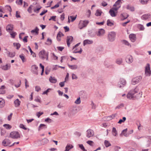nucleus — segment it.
<instances>
[{
	"label": "nucleus",
	"instance_id": "nucleus-1",
	"mask_svg": "<svg viewBox=\"0 0 151 151\" xmlns=\"http://www.w3.org/2000/svg\"><path fill=\"white\" fill-rule=\"evenodd\" d=\"M138 92V88L137 87L134 89L131 90L129 92L127 95V98L134 100L135 99H137L141 97L142 94Z\"/></svg>",
	"mask_w": 151,
	"mask_h": 151
},
{
	"label": "nucleus",
	"instance_id": "nucleus-2",
	"mask_svg": "<svg viewBox=\"0 0 151 151\" xmlns=\"http://www.w3.org/2000/svg\"><path fill=\"white\" fill-rule=\"evenodd\" d=\"M39 55L40 58L44 60L46 58L47 60H48V52H46L45 50H42L40 52Z\"/></svg>",
	"mask_w": 151,
	"mask_h": 151
},
{
	"label": "nucleus",
	"instance_id": "nucleus-3",
	"mask_svg": "<svg viewBox=\"0 0 151 151\" xmlns=\"http://www.w3.org/2000/svg\"><path fill=\"white\" fill-rule=\"evenodd\" d=\"M116 33L114 32H111L108 35V39L109 41L113 42L115 40Z\"/></svg>",
	"mask_w": 151,
	"mask_h": 151
},
{
	"label": "nucleus",
	"instance_id": "nucleus-4",
	"mask_svg": "<svg viewBox=\"0 0 151 151\" xmlns=\"http://www.w3.org/2000/svg\"><path fill=\"white\" fill-rule=\"evenodd\" d=\"M89 23L88 20H80L78 24V28L82 29L83 27H86Z\"/></svg>",
	"mask_w": 151,
	"mask_h": 151
},
{
	"label": "nucleus",
	"instance_id": "nucleus-5",
	"mask_svg": "<svg viewBox=\"0 0 151 151\" xmlns=\"http://www.w3.org/2000/svg\"><path fill=\"white\" fill-rule=\"evenodd\" d=\"M10 137L12 139H17L20 138V136L18 132L13 131L10 133Z\"/></svg>",
	"mask_w": 151,
	"mask_h": 151
},
{
	"label": "nucleus",
	"instance_id": "nucleus-6",
	"mask_svg": "<svg viewBox=\"0 0 151 151\" xmlns=\"http://www.w3.org/2000/svg\"><path fill=\"white\" fill-rule=\"evenodd\" d=\"M145 75L146 76H149L151 75V71L150 70V65L149 63L147 64L145 67Z\"/></svg>",
	"mask_w": 151,
	"mask_h": 151
},
{
	"label": "nucleus",
	"instance_id": "nucleus-7",
	"mask_svg": "<svg viewBox=\"0 0 151 151\" xmlns=\"http://www.w3.org/2000/svg\"><path fill=\"white\" fill-rule=\"evenodd\" d=\"M142 77L141 76H139L133 78L132 81V84L133 85H135L139 82L141 80Z\"/></svg>",
	"mask_w": 151,
	"mask_h": 151
},
{
	"label": "nucleus",
	"instance_id": "nucleus-8",
	"mask_svg": "<svg viewBox=\"0 0 151 151\" xmlns=\"http://www.w3.org/2000/svg\"><path fill=\"white\" fill-rule=\"evenodd\" d=\"M126 82L123 78H121L118 83V86L120 88L123 87L126 84Z\"/></svg>",
	"mask_w": 151,
	"mask_h": 151
},
{
	"label": "nucleus",
	"instance_id": "nucleus-9",
	"mask_svg": "<svg viewBox=\"0 0 151 151\" xmlns=\"http://www.w3.org/2000/svg\"><path fill=\"white\" fill-rule=\"evenodd\" d=\"M126 62L128 64H131L133 61V59L132 55H128L125 58Z\"/></svg>",
	"mask_w": 151,
	"mask_h": 151
},
{
	"label": "nucleus",
	"instance_id": "nucleus-10",
	"mask_svg": "<svg viewBox=\"0 0 151 151\" xmlns=\"http://www.w3.org/2000/svg\"><path fill=\"white\" fill-rule=\"evenodd\" d=\"M73 37L72 36H69L67 37L66 42L67 45L68 47H70V43H71L73 41Z\"/></svg>",
	"mask_w": 151,
	"mask_h": 151
},
{
	"label": "nucleus",
	"instance_id": "nucleus-11",
	"mask_svg": "<svg viewBox=\"0 0 151 151\" xmlns=\"http://www.w3.org/2000/svg\"><path fill=\"white\" fill-rule=\"evenodd\" d=\"M38 67L36 65H33L32 66V72L34 74L37 75L38 74L37 71Z\"/></svg>",
	"mask_w": 151,
	"mask_h": 151
},
{
	"label": "nucleus",
	"instance_id": "nucleus-12",
	"mask_svg": "<svg viewBox=\"0 0 151 151\" xmlns=\"http://www.w3.org/2000/svg\"><path fill=\"white\" fill-rule=\"evenodd\" d=\"M94 134V132L91 129H88L87 131L86 137H87L90 138L93 137Z\"/></svg>",
	"mask_w": 151,
	"mask_h": 151
},
{
	"label": "nucleus",
	"instance_id": "nucleus-13",
	"mask_svg": "<svg viewBox=\"0 0 151 151\" xmlns=\"http://www.w3.org/2000/svg\"><path fill=\"white\" fill-rule=\"evenodd\" d=\"M13 28V25L12 24H9L7 26L6 30L8 32H9L12 31Z\"/></svg>",
	"mask_w": 151,
	"mask_h": 151
},
{
	"label": "nucleus",
	"instance_id": "nucleus-14",
	"mask_svg": "<svg viewBox=\"0 0 151 151\" xmlns=\"http://www.w3.org/2000/svg\"><path fill=\"white\" fill-rule=\"evenodd\" d=\"M105 33V30L103 29H99L97 35L98 36H103Z\"/></svg>",
	"mask_w": 151,
	"mask_h": 151
},
{
	"label": "nucleus",
	"instance_id": "nucleus-15",
	"mask_svg": "<svg viewBox=\"0 0 151 151\" xmlns=\"http://www.w3.org/2000/svg\"><path fill=\"white\" fill-rule=\"evenodd\" d=\"M129 15L126 13H123L120 15V18L122 21L126 19L128 17Z\"/></svg>",
	"mask_w": 151,
	"mask_h": 151
},
{
	"label": "nucleus",
	"instance_id": "nucleus-16",
	"mask_svg": "<svg viewBox=\"0 0 151 151\" xmlns=\"http://www.w3.org/2000/svg\"><path fill=\"white\" fill-rule=\"evenodd\" d=\"M11 65L10 64H6L5 65H1V68L3 70H7L10 68Z\"/></svg>",
	"mask_w": 151,
	"mask_h": 151
},
{
	"label": "nucleus",
	"instance_id": "nucleus-17",
	"mask_svg": "<svg viewBox=\"0 0 151 151\" xmlns=\"http://www.w3.org/2000/svg\"><path fill=\"white\" fill-rule=\"evenodd\" d=\"M129 38L132 42L135 41L136 39V35L134 34H130L129 36Z\"/></svg>",
	"mask_w": 151,
	"mask_h": 151
},
{
	"label": "nucleus",
	"instance_id": "nucleus-18",
	"mask_svg": "<svg viewBox=\"0 0 151 151\" xmlns=\"http://www.w3.org/2000/svg\"><path fill=\"white\" fill-rule=\"evenodd\" d=\"M109 13L112 17H115L117 15V12H115L113 9H111L109 11Z\"/></svg>",
	"mask_w": 151,
	"mask_h": 151
},
{
	"label": "nucleus",
	"instance_id": "nucleus-19",
	"mask_svg": "<svg viewBox=\"0 0 151 151\" xmlns=\"http://www.w3.org/2000/svg\"><path fill=\"white\" fill-rule=\"evenodd\" d=\"M150 15L149 14H144L141 17V19L145 20L149 19L150 18Z\"/></svg>",
	"mask_w": 151,
	"mask_h": 151
},
{
	"label": "nucleus",
	"instance_id": "nucleus-20",
	"mask_svg": "<svg viewBox=\"0 0 151 151\" xmlns=\"http://www.w3.org/2000/svg\"><path fill=\"white\" fill-rule=\"evenodd\" d=\"M93 42L92 40H85L83 42L84 46H85L86 44H91L93 43Z\"/></svg>",
	"mask_w": 151,
	"mask_h": 151
},
{
	"label": "nucleus",
	"instance_id": "nucleus-21",
	"mask_svg": "<svg viewBox=\"0 0 151 151\" xmlns=\"http://www.w3.org/2000/svg\"><path fill=\"white\" fill-rule=\"evenodd\" d=\"M47 128V126L46 125L44 124H40L38 127V130L39 131H40L42 129H45Z\"/></svg>",
	"mask_w": 151,
	"mask_h": 151
},
{
	"label": "nucleus",
	"instance_id": "nucleus-22",
	"mask_svg": "<svg viewBox=\"0 0 151 151\" xmlns=\"http://www.w3.org/2000/svg\"><path fill=\"white\" fill-rule=\"evenodd\" d=\"M49 81L52 83H55L57 82V80L54 77L50 76L49 78Z\"/></svg>",
	"mask_w": 151,
	"mask_h": 151
},
{
	"label": "nucleus",
	"instance_id": "nucleus-23",
	"mask_svg": "<svg viewBox=\"0 0 151 151\" xmlns=\"http://www.w3.org/2000/svg\"><path fill=\"white\" fill-rule=\"evenodd\" d=\"M39 29L37 27H36L35 29L32 30L31 31V32L32 33H35L36 35H37L39 33Z\"/></svg>",
	"mask_w": 151,
	"mask_h": 151
},
{
	"label": "nucleus",
	"instance_id": "nucleus-24",
	"mask_svg": "<svg viewBox=\"0 0 151 151\" xmlns=\"http://www.w3.org/2000/svg\"><path fill=\"white\" fill-rule=\"evenodd\" d=\"M122 1V0H118L113 5V6H118L119 8H120L121 7V4L122 3L121 1Z\"/></svg>",
	"mask_w": 151,
	"mask_h": 151
},
{
	"label": "nucleus",
	"instance_id": "nucleus-25",
	"mask_svg": "<svg viewBox=\"0 0 151 151\" xmlns=\"http://www.w3.org/2000/svg\"><path fill=\"white\" fill-rule=\"evenodd\" d=\"M21 101H19L18 99H16L14 101V104H15V106L16 107H18L20 105Z\"/></svg>",
	"mask_w": 151,
	"mask_h": 151
},
{
	"label": "nucleus",
	"instance_id": "nucleus-26",
	"mask_svg": "<svg viewBox=\"0 0 151 151\" xmlns=\"http://www.w3.org/2000/svg\"><path fill=\"white\" fill-rule=\"evenodd\" d=\"M116 63L119 65H121L123 63V60L122 58L117 59L115 61Z\"/></svg>",
	"mask_w": 151,
	"mask_h": 151
},
{
	"label": "nucleus",
	"instance_id": "nucleus-27",
	"mask_svg": "<svg viewBox=\"0 0 151 151\" xmlns=\"http://www.w3.org/2000/svg\"><path fill=\"white\" fill-rule=\"evenodd\" d=\"M69 67L72 70H76L78 68V66L77 65H70L69 64L68 65Z\"/></svg>",
	"mask_w": 151,
	"mask_h": 151
},
{
	"label": "nucleus",
	"instance_id": "nucleus-28",
	"mask_svg": "<svg viewBox=\"0 0 151 151\" xmlns=\"http://www.w3.org/2000/svg\"><path fill=\"white\" fill-rule=\"evenodd\" d=\"M4 100L2 98H0V108L3 107L4 105Z\"/></svg>",
	"mask_w": 151,
	"mask_h": 151
},
{
	"label": "nucleus",
	"instance_id": "nucleus-29",
	"mask_svg": "<svg viewBox=\"0 0 151 151\" xmlns=\"http://www.w3.org/2000/svg\"><path fill=\"white\" fill-rule=\"evenodd\" d=\"M104 65L107 68H112L113 67V65L107 62H105L104 63Z\"/></svg>",
	"mask_w": 151,
	"mask_h": 151
},
{
	"label": "nucleus",
	"instance_id": "nucleus-30",
	"mask_svg": "<svg viewBox=\"0 0 151 151\" xmlns=\"http://www.w3.org/2000/svg\"><path fill=\"white\" fill-rule=\"evenodd\" d=\"M127 129H124L122 131L121 134H122L124 135V136L126 137H128L129 135V134H127Z\"/></svg>",
	"mask_w": 151,
	"mask_h": 151
},
{
	"label": "nucleus",
	"instance_id": "nucleus-31",
	"mask_svg": "<svg viewBox=\"0 0 151 151\" xmlns=\"http://www.w3.org/2000/svg\"><path fill=\"white\" fill-rule=\"evenodd\" d=\"M7 53L8 55V56L11 58H13L14 57L15 55V52H7Z\"/></svg>",
	"mask_w": 151,
	"mask_h": 151
},
{
	"label": "nucleus",
	"instance_id": "nucleus-32",
	"mask_svg": "<svg viewBox=\"0 0 151 151\" xmlns=\"http://www.w3.org/2000/svg\"><path fill=\"white\" fill-rule=\"evenodd\" d=\"M102 13V11L99 9H97L96 11V12L95 14V15L97 16H100L101 15V14Z\"/></svg>",
	"mask_w": 151,
	"mask_h": 151
},
{
	"label": "nucleus",
	"instance_id": "nucleus-33",
	"mask_svg": "<svg viewBox=\"0 0 151 151\" xmlns=\"http://www.w3.org/2000/svg\"><path fill=\"white\" fill-rule=\"evenodd\" d=\"M80 50L79 51L78 50L77 48H75V50L73 51V53H79L81 54L82 52V49L81 48H80Z\"/></svg>",
	"mask_w": 151,
	"mask_h": 151
},
{
	"label": "nucleus",
	"instance_id": "nucleus-34",
	"mask_svg": "<svg viewBox=\"0 0 151 151\" xmlns=\"http://www.w3.org/2000/svg\"><path fill=\"white\" fill-rule=\"evenodd\" d=\"M104 144L106 147H108L111 146V145L109 142L107 140H105L104 142Z\"/></svg>",
	"mask_w": 151,
	"mask_h": 151
},
{
	"label": "nucleus",
	"instance_id": "nucleus-35",
	"mask_svg": "<svg viewBox=\"0 0 151 151\" xmlns=\"http://www.w3.org/2000/svg\"><path fill=\"white\" fill-rule=\"evenodd\" d=\"M9 33L11 35V37L13 38H14L15 36L17 35L16 32L12 31L11 32H9Z\"/></svg>",
	"mask_w": 151,
	"mask_h": 151
},
{
	"label": "nucleus",
	"instance_id": "nucleus-36",
	"mask_svg": "<svg viewBox=\"0 0 151 151\" xmlns=\"http://www.w3.org/2000/svg\"><path fill=\"white\" fill-rule=\"evenodd\" d=\"M13 45L14 46L17 47L16 48L18 50L20 47L21 45L19 43H13Z\"/></svg>",
	"mask_w": 151,
	"mask_h": 151
},
{
	"label": "nucleus",
	"instance_id": "nucleus-37",
	"mask_svg": "<svg viewBox=\"0 0 151 151\" xmlns=\"http://www.w3.org/2000/svg\"><path fill=\"white\" fill-rule=\"evenodd\" d=\"M3 126L5 128L7 129H11L12 127L9 124H5L3 125Z\"/></svg>",
	"mask_w": 151,
	"mask_h": 151
},
{
	"label": "nucleus",
	"instance_id": "nucleus-38",
	"mask_svg": "<svg viewBox=\"0 0 151 151\" xmlns=\"http://www.w3.org/2000/svg\"><path fill=\"white\" fill-rule=\"evenodd\" d=\"M112 133L113 135L116 136L117 134V131L115 127H113L112 130Z\"/></svg>",
	"mask_w": 151,
	"mask_h": 151
},
{
	"label": "nucleus",
	"instance_id": "nucleus-39",
	"mask_svg": "<svg viewBox=\"0 0 151 151\" xmlns=\"http://www.w3.org/2000/svg\"><path fill=\"white\" fill-rule=\"evenodd\" d=\"M34 7L32 5H31L28 8L27 11L28 12L30 13H31L32 12V9L34 8Z\"/></svg>",
	"mask_w": 151,
	"mask_h": 151
},
{
	"label": "nucleus",
	"instance_id": "nucleus-40",
	"mask_svg": "<svg viewBox=\"0 0 151 151\" xmlns=\"http://www.w3.org/2000/svg\"><path fill=\"white\" fill-rule=\"evenodd\" d=\"M126 8L127 9L129 10L132 11H134V8L129 5H127Z\"/></svg>",
	"mask_w": 151,
	"mask_h": 151
},
{
	"label": "nucleus",
	"instance_id": "nucleus-41",
	"mask_svg": "<svg viewBox=\"0 0 151 151\" xmlns=\"http://www.w3.org/2000/svg\"><path fill=\"white\" fill-rule=\"evenodd\" d=\"M107 24L108 26L111 27L114 25V23L111 22L110 20L108 19L107 20Z\"/></svg>",
	"mask_w": 151,
	"mask_h": 151
},
{
	"label": "nucleus",
	"instance_id": "nucleus-42",
	"mask_svg": "<svg viewBox=\"0 0 151 151\" xmlns=\"http://www.w3.org/2000/svg\"><path fill=\"white\" fill-rule=\"evenodd\" d=\"M126 118L125 117H124L122 118V119H120L118 123L121 124L122 123V122H124V121L126 120Z\"/></svg>",
	"mask_w": 151,
	"mask_h": 151
},
{
	"label": "nucleus",
	"instance_id": "nucleus-43",
	"mask_svg": "<svg viewBox=\"0 0 151 151\" xmlns=\"http://www.w3.org/2000/svg\"><path fill=\"white\" fill-rule=\"evenodd\" d=\"M16 3L18 5H22L23 4V0H16Z\"/></svg>",
	"mask_w": 151,
	"mask_h": 151
},
{
	"label": "nucleus",
	"instance_id": "nucleus-44",
	"mask_svg": "<svg viewBox=\"0 0 151 151\" xmlns=\"http://www.w3.org/2000/svg\"><path fill=\"white\" fill-rule=\"evenodd\" d=\"M19 57L21 58L23 62H24L26 61V60L25 59V57L23 54H22L19 55Z\"/></svg>",
	"mask_w": 151,
	"mask_h": 151
},
{
	"label": "nucleus",
	"instance_id": "nucleus-45",
	"mask_svg": "<svg viewBox=\"0 0 151 151\" xmlns=\"http://www.w3.org/2000/svg\"><path fill=\"white\" fill-rule=\"evenodd\" d=\"M47 43H45V44L50 45L51 44L52 41L51 39L48 38L47 40Z\"/></svg>",
	"mask_w": 151,
	"mask_h": 151
},
{
	"label": "nucleus",
	"instance_id": "nucleus-46",
	"mask_svg": "<svg viewBox=\"0 0 151 151\" xmlns=\"http://www.w3.org/2000/svg\"><path fill=\"white\" fill-rule=\"evenodd\" d=\"M81 101L80 97H79L75 101V103L77 104H79L81 103Z\"/></svg>",
	"mask_w": 151,
	"mask_h": 151
},
{
	"label": "nucleus",
	"instance_id": "nucleus-47",
	"mask_svg": "<svg viewBox=\"0 0 151 151\" xmlns=\"http://www.w3.org/2000/svg\"><path fill=\"white\" fill-rule=\"evenodd\" d=\"M122 42L124 44L127 45L128 46H130V47L131 46V45H130V44L127 40H123L122 41Z\"/></svg>",
	"mask_w": 151,
	"mask_h": 151
},
{
	"label": "nucleus",
	"instance_id": "nucleus-48",
	"mask_svg": "<svg viewBox=\"0 0 151 151\" xmlns=\"http://www.w3.org/2000/svg\"><path fill=\"white\" fill-rule=\"evenodd\" d=\"M79 147L83 151H86L87 150L85 149L84 147L83 146V144H79L78 145Z\"/></svg>",
	"mask_w": 151,
	"mask_h": 151
},
{
	"label": "nucleus",
	"instance_id": "nucleus-49",
	"mask_svg": "<svg viewBox=\"0 0 151 151\" xmlns=\"http://www.w3.org/2000/svg\"><path fill=\"white\" fill-rule=\"evenodd\" d=\"M43 114V112H39L37 113L36 115L38 118H39L40 116Z\"/></svg>",
	"mask_w": 151,
	"mask_h": 151
},
{
	"label": "nucleus",
	"instance_id": "nucleus-50",
	"mask_svg": "<svg viewBox=\"0 0 151 151\" xmlns=\"http://www.w3.org/2000/svg\"><path fill=\"white\" fill-rule=\"evenodd\" d=\"M41 90V88L40 86H37L35 87V90L36 91L38 92Z\"/></svg>",
	"mask_w": 151,
	"mask_h": 151
},
{
	"label": "nucleus",
	"instance_id": "nucleus-51",
	"mask_svg": "<svg viewBox=\"0 0 151 151\" xmlns=\"http://www.w3.org/2000/svg\"><path fill=\"white\" fill-rule=\"evenodd\" d=\"M19 127L20 128L23 129L25 130H26L27 129V128L26 127H25L24 125L22 124H20L19 125Z\"/></svg>",
	"mask_w": 151,
	"mask_h": 151
},
{
	"label": "nucleus",
	"instance_id": "nucleus-52",
	"mask_svg": "<svg viewBox=\"0 0 151 151\" xmlns=\"http://www.w3.org/2000/svg\"><path fill=\"white\" fill-rule=\"evenodd\" d=\"M77 109H74L71 111V113L72 115H74L77 113Z\"/></svg>",
	"mask_w": 151,
	"mask_h": 151
},
{
	"label": "nucleus",
	"instance_id": "nucleus-53",
	"mask_svg": "<svg viewBox=\"0 0 151 151\" xmlns=\"http://www.w3.org/2000/svg\"><path fill=\"white\" fill-rule=\"evenodd\" d=\"M65 147L70 150L73 147V146L72 145L68 144Z\"/></svg>",
	"mask_w": 151,
	"mask_h": 151
},
{
	"label": "nucleus",
	"instance_id": "nucleus-54",
	"mask_svg": "<svg viewBox=\"0 0 151 151\" xmlns=\"http://www.w3.org/2000/svg\"><path fill=\"white\" fill-rule=\"evenodd\" d=\"M56 17V16H52L49 19V21L52 20L53 21H55V18Z\"/></svg>",
	"mask_w": 151,
	"mask_h": 151
},
{
	"label": "nucleus",
	"instance_id": "nucleus-55",
	"mask_svg": "<svg viewBox=\"0 0 151 151\" xmlns=\"http://www.w3.org/2000/svg\"><path fill=\"white\" fill-rule=\"evenodd\" d=\"M51 88H48L46 91H44L42 93L43 94H47V93L49 92L50 90H51Z\"/></svg>",
	"mask_w": 151,
	"mask_h": 151
},
{
	"label": "nucleus",
	"instance_id": "nucleus-56",
	"mask_svg": "<svg viewBox=\"0 0 151 151\" xmlns=\"http://www.w3.org/2000/svg\"><path fill=\"white\" fill-rule=\"evenodd\" d=\"M72 78L73 79H77L78 77L74 73L72 74Z\"/></svg>",
	"mask_w": 151,
	"mask_h": 151
},
{
	"label": "nucleus",
	"instance_id": "nucleus-57",
	"mask_svg": "<svg viewBox=\"0 0 151 151\" xmlns=\"http://www.w3.org/2000/svg\"><path fill=\"white\" fill-rule=\"evenodd\" d=\"M148 0H141V3L143 4H146Z\"/></svg>",
	"mask_w": 151,
	"mask_h": 151
},
{
	"label": "nucleus",
	"instance_id": "nucleus-58",
	"mask_svg": "<svg viewBox=\"0 0 151 151\" xmlns=\"http://www.w3.org/2000/svg\"><path fill=\"white\" fill-rule=\"evenodd\" d=\"M45 121L46 122H49L50 123L52 122V120L51 119H50V118H47L45 119Z\"/></svg>",
	"mask_w": 151,
	"mask_h": 151
},
{
	"label": "nucleus",
	"instance_id": "nucleus-59",
	"mask_svg": "<svg viewBox=\"0 0 151 151\" xmlns=\"http://www.w3.org/2000/svg\"><path fill=\"white\" fill-rule=\"evenodd\" d=\"M120 149H121L120 147L118 146H115L114 147V149L115 151H117Z\"/></svg>",
	"mask_w": 151,
	"mask_h": 151
},
{
	"label": "nucleus",
	"instance_id": "nucleus-60",
	"mask_svg": "<svg viewBox=\"0 0 151 151\" xmlns=\"http://www.w3.org/2000/svg\"><path fill=\"white\" fill-rule=\"evenodd\" d=\"M2 145L4 146H7V145L6 142L5 140V139L2 142Z\"/></svg>",
	"mask_w": 151,
	"mask_h": 151
},
{
	"label": "nucleus",
	"instance_id": "nucleus-61",
	"mask_svg": "<svg viewBox=\"0 0 151 151\" xmlns=\"http://www.w3.org/2000/svg\"><path fill=\"white\" fill-rule=\"evenodd\" d=\"M61 36H63L64 35L60 32H59L57 35V37H61Z\"/></svg>",
	"mask_w": 151,
	"mask_h": 151
},
{
	"label": "nucleus",
	"instance_id": "nucleus-62",
	"mask_svg": "<svg viewBox=\"0 0 151 151\" xmlns=\"http://www.w3.org/2000/svg\"><path fill=\"white\" fill-rule=\"evenodd\" d=\"M42 142H44L43 144H46L48 142V140L46 138H44L42 140Z\"/></svg>",
	"mask_w": 151,
	"mask_h": 151
},
{
	"label": "nucleus",
	"instance_id": "nucleus-63",
	"mask_svg": "<svg viewBox=\"0 0 151 151\" xmlns=\"http://www.w3.org/2000/svg\"><path fill=\"white\" fill-rule=\"evenodd\" d=\"M5 7H6V9L8 11H9L10 12H11V11L12 10V9L11 7V6H6Z\"/></svg>",
	"mask_w": 151,
	"mask_h": 151
},
{
	"label": "nucleus",
	"instance_id": "nucleus-64",
	"mask_svg": "<svg viewBox=\"0 0 151 151\" xmlns=\"http://www.w3.org/2000/svg\"><path fill=\"white\" fill-rule=\"evenodd\" d=\"M47 10H44L43 11H42L41 13H40V16H42L45 13H47Z\"/></svg>",
	"mask_w": 151,
	"mask_h": 151
}]
</instances>
